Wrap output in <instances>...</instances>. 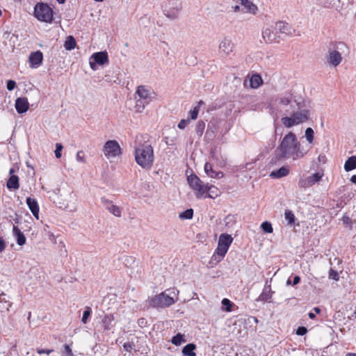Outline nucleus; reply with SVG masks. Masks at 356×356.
<instances>
[{"label": "nucleus", "instance_id": "1", "mask_svg": "<svg viewBox=\"0 0 356 356\" xmlns=\"http://www.w3.org/2000/svg\"><path fill=\"white\" fill-rule=\"evenodd\" d=\"M307 152L302 148L296 134L291 131L283 137L275 151L277 160L291 159L295 161L302 158Z\"/></svg>", "mask_w": 356, "mask_h": 356}, {"label": "nucleus", "instance_id": "2", "mask_svg": "<svg viewBox=\"0 0 356 356\" xmlns=\"http://www.w3.org/2000/svg\"><path fill=\"white\" fill-rule=\"evenodd\" d=\"M136 162L143 168L149 169L154 162V151L150 145H141L135 149Z\"/></svg>", "mask_w": 356, "mask_h": 356}, {"label": "nucleus", "instance_id": "3", "mask_svg": "<svg viewBox=\"0 0 356 356\" xmlns=\"http://www.w3.org/2000/svg\"><path fill=\"white\" fill-rule=\"evenodd\" d=\"M178 293L179 291L175 289H172L170 295L166 294L165 292H161L147 301L148 306L153 308L168 307L176 302L177 298H175L174 296L177 297Z\"/></svg>", "mask_w": 356, "mask_h": 356}, {"label": "nucleus", "instance_id": "4", "mask_svg": "<svg viewBox=\"0 0 356 356\" xmlns=\"http://www.w3.org/2000/svg\"><path fill=\"white\" fill-rule=\"evenodd\" d=\"M298 111H294L290 117H283L281 118V122L286 128H291L295 125L304 123L307 122L310 117V111L308 109H302L298 105L297 106Z\"/></svg>", "mask_w": 356, "mask_h": 356}, {"label": "nucleus", "instance_id": "5", "mask_svg": "<svg viewBox=\"0 0 356 356\" xmlns=\"http://www.w3.org/2000/svg\"><path fill=\"white\" fill-rule=\"evenodd\" d=\"M233 241V238L227 234H222L219 236L218 247L212 259L219 262L225 257Z\"/></svg>", "mask_w": 356, "mask_h": 356}, {"label": "nucleus", "instance_id": "6", "mask_svg": "<svg viewBox=\"0 0 356 356\" xmlns=\"http://www.w3.org/2000/svg\"><path fill=\"white\" fill-rule=\"evenodd\" d=\"M34 15L41 22L51 23L53 20V10L47 3H38L34 7Z\"/></svg>", "mask_w": 356, "mask_h": 356}, {"label": "nucleus", "instance_id": "7", "mask_svg": "<svg viewBox=\"0 0 356 356\" xmlns=\"http://www.w3.org/2000/svg\"><path fill=\"white\" fill-rule=\"evenodd\" d=\"M190 187L195 191V195L197 198H201L205 194L206 184L194 174L191 175L187 178Z\"/></svg>", "mask_w": 356, "mask_h": 356}, {"label": "nucleus", "instance_id": "8", "mask_svg": "<svg viewBox=\"0 0 356 356\" xmlns=\"http://www.w3.org/2000/svg\"><path fill=\"white\" fill-rule=\"evenodd\" d=\"M103 152L108 159H112L121 154V148L116 140H110L104 144Z\"/></svg>", "mask_w": 356, "mask_h": 356}, {"label": "nucleus", "instance_id": "9", "mask_svg": "<svg viewBox=\"0 0 356 356\" xmlns=\"http://www.w3.org/2000/svg\"><path fill=\"white\" fill-rule=\"evenodd\" d=\"M165 15L171 19L177 18L178 13L181 8V3L178 0L169 1L163 6Z\"/></svg>", "mask_w": 356, "mask_h": 356}, {"label": "nucleus", "instance_id": "10", "mask_svg": "<svg viewBox=\"0 0 356 356\" xmlns=\"http://www.w3.org/2000/svg\"><path fill=\"white\" fill-rule=\"evenodd\" d=\"M90 66L92 70H97V64L103 65L108 63V54L106 51H100L93 54L90 58Z\"/></svg>", "mask_w": 356, "mask_h": 356}, {"label": "nucleus", "instance_id": "11", "mask_svg": "<svg viewBox=\"0 0 356 356\" xmlns=\"http://www.w3.org/2000/svg\"><path fill=\"white\" fill-rule=\"evenodd\" d=\"M322 177L323 174L316 172L307 177L300 178L298 181V186L302 188L311 187L316 183L318 182L321 179Z\"/></svg>", "mask_w": 356, "mask_h": 356}, {"label": "nucleus", "instance_id": "12", "mask_svg": "<svg viewBox=\"0 0 356 356\" xmlns=\"http://www.w3.org/2000/svg\"><path fill=\"white\" fill-rule=\"evenodd\" d=\"M234 47V44L232 39L225 37L219 43V53L222 56H228L233 51Z\"/></svg>", "mask_w": 356, "mask_h": 356}, {"label": "nucleus", "instance_id": "13", "mask_svg": "<svg viewBox=\"0 0 356 356\" xmlns=\"http://www.w3.org/2000/svg\"><path fill=\"white\" fill-rule=\"evenodd\" d=\"M327 63L333 67L339 65L341 60V54L337 50H330L327 56Z\"/></svg>", "mask_w": 356, "mask_h": 356}, {"label": "nucleus", "instance_id": "14", "mask_svg": "<svg viewBox=\"0 0 356 356\" xmlns=\"http://www.w3.org/2000/svg\"><path fill=\"white\" fill-rule=\"evenodd\" d=\"M101 202L104 207L107 209L110 213L113 214L116 217L121 216V209L119 207L114 205L111 201L107 200L105 197H102Z\"/></svg>", "mask_w": 356, "mask_h": 356}, {"label": "nucleus", "instance_id": "15", "mask_svg": "<svg viewBox=\"0 0 356 356\" xmlns=\"http://www.w3.org/2000/svg\"><path fill=\"white\" fill-rule=\"evenodd\" d=\"M30 66L36 68L40 66L43 60V54L40 51L32 52L29 58Z\"/></svg>", "mask_w": 356, "mask_h": 356}, {"label": "nucleus", "instance_id": "16", "mask_svg": "<svg viewBox=\"0 0 356 356\" xmlns=\"http://www.w3.org/2000/svg\"><path fill=\"white\" fill-rule=\"evenodd\" d=\"M275 30L286 35H291L295 33V29L288 23L279 22L275 24Z\"/></svg>", "mask_w": 356, "mask_h": 356}, {"label": "nucleus", "instance_id": "17", "mask_svg": "<svg viewBox=\"0 0 356 356\" xmlns=\"http://www.w3.org/2000/svg\"><path fill=\"white\" fill-rule=\"evenodd\" d=\"M152 94L153 93L144 86H138L136 90L138 98L147 101V102H149L153 98Z\"/></svg>", "mask_w": 356, "mask_h": 356}, {"label": "nucleus", "instance_id": "18", "mask_svg": "<svg viewBox=\"0 0 356 356\" xmlns=\"http://www.w3.org/2000/svg\"><path fill=\"white\" fill-rule=\"evenodd\" d=\"M262 38L267 43L277 42V33L271 27H266L262 32Z\"/></svg>", "mask_w": 356, "mask_h": 356}, {"label": "nucleus", "instance_id": "19", "mask_svg": "<svg viewBox=\"0 0 356 356\" xmlns=\"http://www.w3.org/2000/svg\"><path fill=\"white\" fill-rule=\"evenodd\" d=\"M29 108L28 100L25 97H18L15 101V108L18 113H26Z\"/></svg>", "mask_w": 356, "mask_h": 356}, {"label": "nucleus", "instance_id": "20", "mask_svg": "<svg viewBox=\"0 0 356 356\" xmlns=\"http://www.w3.org/2000/svg\"><path fill=\"white\" fill-rule=\"evenodd\" d=\"M26 204L31 211L32 214L37 218H39V206L37 201L31 197L26 198Z\"/></svg>", "mask_w": 356, "mask_h": 356}, {"label": "nucleus", "instance_id": "21", "mask_svg": "<svg viewBox=\"0 0 356 356\" xmlns=\"http://www.w3.org/2000/svg\"><path fill=\"white\" fill-rule=\"evenodd\" d=\"M220 194V191L218 188L213 185L206 184V190L205 194L204 195V197H210V198H216L219 196Z\"/></svg>", "mask_w": 356, "mask_h": 356}, {"label": "nucleus", "instance_id": "22", "mask_svg": "<svg viewBox=\"0 0 356 356\" xmlns=\"http://www.w3.org/2000/svg\"><path fill=\"white\" fill-rule=\"evenodd\" d=\"M204 171L206 174L211 178L220 179L223 177V172L221 171L216 172L213 170L211 164L209 163H205Z\"/></svg>", "mask_w": 356, "mask_h": 356}, {"label": "nucleus", "instance_id": "23", "mask_svg": "<svg viewBox=\"0 0 356 356\" xmlns=\"http://www.w3.org/2000/svg\"><path fill=\"white\" fill-rule=\"evenodd\" d=\"M289 173V168L285 166H282L278 170L272 171L270 173V177L273 179H280L286 176Z\"/></svg>", "mask_w": 356, "mask_h": 356}, {"label": "nucleus", "instance_id": "24", "mask_svg": "<svg viewBox=\"0 0 356 356\" xmlns=\"http://www.w3.org/2000/svg\"><path fill=\"white\" fill-rule=\"evenodd\" d=\"M13 232L16 237L17 243L19 245L22 246L26 243V237L17 227L13 226Z\"/></svg>", "mask_w": 356, "mask_h": 356}, {"label": "nucleus", "instance_id": "25", "mask_svg": "<svg viewBox=\"0 0 356 356\" xmlns=\"http://www.w3.org/2000/svg\"><path fill=\"white\" fill-rule=\"evenodd\" d=\"M6 186L10 190H17L19 187V177L17 175H12L8 179Z\"/></svg>", "mask_w": 356, "mask_h": 356}, {"label": "nucleus", "instance_id": "26", "mask_svg": "<svg viewBox=\"0 0 356 356\" xmlns=\"http://www.w3.org/2000/svg\"><path fill=\"white\" fill-rule=\"evenodd\" d=\"M241 4L245 8L246 12L254 14L257 6L250 0H239Z\"/></svg>", "mask_w": 356, "mask_h": 356}, {"label": "nucleus", "instance_id": "27", "mask_svg": "<svg viewBox=\"0 0 356 356\" xmlns=\"http://www.w3.org/2000/svg\"><path fill=\"white\" fill-rule=\"evenodd\" d=\"M356 168V156H352L349 157L344 164V170L349 172Z\"/></svg>", "mask_w": 356, "mask_h": 356}, {"label": "nucleus", "instance_id": "28", "mask_svg": "<svg viewBox=\"0 0 356 356\" xmlns=\"http://www.w3.org/2000/svg\"><path fill=\"white\" fill-rule=\"evenodd\" d=\"M196 346L193 343H188L182 349V353L186 356H196L194 352Z\"/></svg>", "mask_w": 356, "mask_h": 356}, {"label": "nucleus", "instance_id": "29", "mask_svg": "<svg viewBox=\"0 0 356 356\" xmlns=\"http://www.w3.org/2000/svg\"><path fill=\"white\" fill-rule=\"evenodd\" d=\"M250 82L251 88H257L262 84L263 80L260 75L253 74L250 78Z\"/></svg>", "mask_w": 356, "mask_h": 356}, {"label": "nucleus", "instance_id": "30", "mask_svg": "<svg viewBox=\"0 0 356 356\" xmlns=\"http://www.w3.org/2000/svg\"><path fill=\"white\" fill-rule=\"evenodd\" d=\"M273 291H271L270 286L265 288L261 295L259 297V300L267 301L272 297Z\"/></svg>", "mask_w": 356, "mask_h": 356}, {"label": "nucleus", "instance_id": "31", "mask_svg": "<svg viewBox=\"0 0 356 356\" xmlns=\"http://www.w3.org/2000/svg\"><path fill=\"white\" fill-rule=\"evenodd\" d=\"M280 103L284 106H290L291 108H294V105L298 106V104L296 102V101H293L288 97H282L280 99Z\"/></svg>", "mask_w": 356, "mask_h": 356}, {"label": "nucleus", "instance_id": "32", "mask_svg": "<svg viewBox=\"0 0 356 356\" xmlns=\"http://www.w3.org/2000/svg\"><path fill=\"white\" fill-rule=\"evenodd\" d=\"M147 101L143 99H140L136 97V111L138 113H141L145 109V106L149 104Z\"/></svg>", "mask_w": 356, "mask_h": 356}, {"label": "nucleus", "instance_id": "33", "mask_svg": "<svg viewBox=\"0 0 356 356\" xmlns=\"http://www.w3.org/2000/svg\"><path fill=\"white\" fill-rule=\"evenodd\" d=\"M64 47L67 50L74 49L76 47V40L73 36L70 35L67 38L64 44Z\"/></svg>", "mask_w": 356, "mask_h": 356}, {"label": "nucleus", "instance_id": "34", "mask_svg": "<svg viewBox=\"0 0 356 356\" xmlns=\"http://www.w3.org/2000/svg\"><path fill=\"white\" fill-rule=\"evenodd\" d=\"M204 102L202 101H200L197 103V105L195 106L193 110L189 111V115L191 120H195L197 118L198 113L200 111V107L201 104H203Z\"/></svg>", "mask_w": 356, "mask_h": 356}, {"label": "nucleus", "instance_id": "35", "mask_svg": "<svg viewBox=\"0 0 356 356\" xmlns=\"http://www.w3.org/2000/svg\"><path fill=\"white\" fill-rule=\"evenodd\" d=\"M185 341L186 340L184 339V335L181 333H178L177 334L174 336L171 339L172 343L175 346H179L181 344V343Z\"/></svg>", "mask_w": 356, "mask_h": 356}, {"label": "nucleus", "instance_id": "36", "mask_svg": "<svg viewBox=\"0 0 356 356\" xmlns=\"http://www.w3.org/2000/svg\"><path fill=\"white\" fill-rule=\"evenodd\" d=\"M284 217L285 219L288 221L289 225H292L295 223L296 218L292 211L286 210L284 212Z\"/></svg>", "mask_w": 356, "mask_h": 356}, {"label": "nucleus", "instance_id": "37", "mask_svg": "<svg viewBox=\"0 0 356 356\" xmlns=\"http://www.w3.org/2000/svg\"><path fill=\"white\" fill-rule=\"evenodd\" d=\"M179 218L181 219H191L193 216V210L192 209H188L179 213Z\"/></svg>", "mask_w": 356, "mask_h": 356}, {"label": "nucleus", "instance_id": "38", "mask_svg": "<svg viewBox=\"0 0 356 356\" xmlns=\"http://www.w3.org/2000/svg\"><path fill=\"white\" fill-rule=\"evenodd\" d=\"M205 128V123L204 122L200 120L197 122L196 127H195V131L197 134L199 136H201L204 132Z\"/></svg>", "mask_w": 356, "mask_h": 356}, {"label": "nucleus", "instance_id": "39", "mask_svg": "<svg viewBox=\"0 0 356 356\" xmlns=\"http://www.w3.org/2000/svg\"><path fill=\"white\" fill-rule=\"evenodd\" d=\"M113 320V318L112 316L106 315L104 317L102 322L104 324V330H110V328H111L110 325Z\"/></svg>", "mask_w": 356, "mask_h": 356}, {"label": "nucleus", "instance_id": "40", "mask_svg": "<svg viewBox=\"0 0 356 356\" xmlns=\"http://www.w3.org/2000/svg\"><path fill=\"white\" fill-rule=\"evenodd\" d=\"M261 227L266 233H272L273 232V226L270 222L265 221L261 223Z\"/></svg>", "mask_w": 356, "mask_h": 356}, {"label": "nucleus", "instance_id": "41", "mask_svg": "<svg viewBox=\"0 0 356 356\" xmlns=\"http://www.w3.org/2000/svg\"><path fill=\"white\" fill-rule=\"evenodd\" d=\"M314 130L311 127H308L305 130V137L309 143H312L314 140Z\"/></svg>", "mask_w": 356, "mask_h": 356}, {"label": "nucleus", "instance_id": "42", "mask_svg": "<svg viewBox=\"0 0 356 356\" xmlns=\"http://www.w3.org/2000/svg\"><path fill=\"white\" fill-rule=\"evenodd\" d=\"M222 305L225 307V310L226 312H231L232 307L233 306V303L227 298H224L222 300Z\"/></svg>", "mask_w": 356, "mask_h": 356}, {"label": "nucleus", "instance_id": "43", "mask_svg": "<svg viewBox=\"0 0 356 356\" xmlns=\"http://www.w3.org/2000/svg\"><path fill=\"white\" fill-rule=\"evenodd\" d=\"M124 349L129 352L131 353V351L134 350L135 352L136 350L135 349V344L134 342H126L123 344Z\"/></svg>", "mask_w": 356, "mask_h": 356}, {"label": "nucleus", "instance_id": "44", "mask_svg": "<svg viewBox=\"0 0 356 356\" xmlns=\"http://www.w3.org/2000/svg\"><path fill=\"white\" fill-rule=\"evenodd\" d=\"M91 314V309L90 307H86V310L83 312V316L81 318V321L83 323H86L88 319Z\"/></svg>", "mask_w": 356, "mask_h": 356}, {"label": "nucleus", "instance_id": "45", "mask_svg": "<svg viewBox=\"0 0 356 356\" xmlns=\"http://www.w3.org/2000/svg\"><path fill=\"white\" fill-rule=\"evenodd\" d=\"M63 148V147L62 144L56 143V150H55V156H56V157L57 159L60 158V156H61V152H62Z\"/></svg>", "mask_w": 356, "mask_h": 356}, {"label": "nucleus", "instance_id": "46", "mask_svg": "<svg viewBox=\"0 0 356 356\" xmlns=\"http://www.w3.org/2000/svg\"><path fill=\"white\" fill-rule=\"evenodd\" d=\"M307 332V329L304 326H300L296 330V334L300 336H303Z\"/></svg>", "mask_w": 356, "mask_h": 356}, {"label": "nucleus", "instance_id": "47", "mask_svg": "<svg viewBox=\"0 0 356 356\" xmlns=\"http://www.w3.org/2000/svg\"><path fill=\"white\" fill-rule=\"evenodd\" d=\"M63 353L65 354L67 356H74L71 347L67 344H65L64 346Z\"/></svg>", "mask_w": 356, "mask_h": 356}, {"label": "nucleus", "instance_id": "48", "mask_svg": "<svg viewBox=\"0 0 356 356\" xmlns=\"http://www.w3.org/2000/svg\"><path fill=\"white\" fill-rule=\"evenodd\" d=\"M15 86H16L15 81H14L13 80H9L7 81L6 88L8 90L11 91V90H14Z\"/></svg>", "mask_w": 356, "mask_h": 356}, {"label": "nucleus", "instance_id": "49", "mask_svg": "<svg viewBox=\"0 0 356 356\" xmlns=\"http://www.w3.org/2000/svg\"><path fill=\"white\" fill-rule=\"evenodd\" d=\"M76 160L79 162L85 163L84 153L83 151H79L76 154Z\"/></svg>", "mask_w": 356, "mask_h": 356}, {"label": "nucleus", "instance_id": "50", "mask_svg": "<svg viewBox=\"0 0 356 356\" xmlns=\"http://www.w3.org/2000/svg\"><path fill=\"white\" fill-rule=\"evenodd\" d=\"M189 122V120H181L179 124H178V128L180 129H184L186 125L188 124V123Z\"/></svg>", "mask_w": 356, "mask_h": 356}, {"label": "nucleus", "instance_id": "51", "mask_svg": "<svg viewBox=\"0 0 356 356\" xmlns=\"http://www.w3.org/2000/svg\"><path fill=\"white\" fill-rule=\"evenodd\" d=\"M330 277L332 278L334 280H339V274L337 271L333 270L332 269L330 271Z\"/></svg>", "mask_w": 356, "mask_h": 356}, {"label": "nucleus", "instance_id": "52", "mask_svg": "<svg viewBox=\"0 0 356 356\" xmlns=\"http://www.w3.org/2000/svg\"><path fill=\"white\" fill-rule=\"evenodd\" d=\"M53 351H54L53 349H41V348L37 349V353L38 354L46 353V354L49 355V354L51 353Z\"/></svg>", "mask_w": 356, "mask_h": 356}, {"label": "nucleus", "instance_id": "53", "mask_svg": "<svg viewBox=\"0 0 356 356\" xmlns=\"http://www.w3.org/2000/svg\"><path fill=\"white\" fill-rule=\"evenodd\" d=\"M6 248L4 240L0 236V252H2Z\"/></svg>", "mask_w": 356, "mask_h": 356}, {"label": "nucleus", "instance_id": "54", "mask_svg": "<svg viewBox=\"0 0 356 356\" xmlns=\"http://www.w3.org/2000/svg\"><path fill=\"white\" fill-rule=\"evenodd\" d=\"M300 277L299 276L296 275L293 277L292 284L293 286L296 285L300 282Z\"/></svg>", "mask_w": 356, "mask_h": 356}, {"label": "nucleus", "instance_id": "55", "mask_svg": "<svg viewBox=\"0 0 356 356\" xmlns=\"http://www.w3.org/2000/svg\"><path fill=\"white\" fill-rule=\"evenodd\" d=\"M350 181L354 183V184H356V175H353L350 178Z\"/></svg>", "mask_w": 356, "mask_h": 356}, {"label": "nucleus", "instance_id": "56", "mask_svg": "<svg viewBox=\"0 0 356 356\" xmlns=\"http://www.w3.org/2000/svg\"><path fill=\"white\" fill-rule=\"evenodd\" d=\"M308 316L311 319H314L316 317L315 314L312 312H309Z\"/></svg>", "mask_w": 356, "mask_h": 356}, {"label": "nucleus", "instance_id": "57", "mask_svg": "<svg viewBox=\"0 0 356 356\" xmlns=\"http://www.w3.org/2000/svg\"><path fill=\"white\" fill-rule=\"evenodd\" d=\"M16 218L14 219L15 223L18 224L19 222V218L17 214H15Z\"/></svg>", "mask_w": 356, "mask_h": 356}, {"label": "nucleus", "instance_id": "58", "mask_svg": "<svg viewBox=\"0 0 356 356\" xmlns=\"http://www.w3.org/2000/svg\"><path fill=\"white\" fill-rule=\"evenodd\" d=\"M346 356H356V353H348L346 355Z\"/></svg>", "mask_w": 356, "mask_h": 356}, {"label": "nucleus", "instance_id": "59", "mask_svg": "<svg viewBox=\"0 0 356 356\" xmlns=\"http://www.w3.org/2000/svg\"><path fill=\"white\" fill-rule=\"evenodd\" d=\"M234 10L235 12L238 11L240 10V6H235L234 7Z\"/></svg>", "mask_w": 356, "mask_h": 356}, {"label": "nucleus", "instance_id": "60", "mask_svg": "<svg viewBox=\"0 0 356 356\" xmlns=\"http://www.w3.org/2000/svg\"><path fill=\"white\" fill-rule=\"evenodd\" d=\"M325 156H321V155H320V156H318V160H319L320 161H321L324 160V159H325Z\"/></svg>", "mask_w": 356, "mask_h": 356}, {"label": "nucleus", "instance_id": "61", "mask_svg": "<svg viewBox=\"0 0 356 356\" xmlns=\"http://www.w3.org/2000/svg\"><path fill=\"white\" fill-rule=\"evenodd\" d=\"M15 172L14 168H10L9 170V173L12 175Z\"/></svg>", "mask_w": 356, "mask_h": 356}, {"label": "nucleus", "instance_id": "62", "mask_svg": "<svg viewBox=\"0 0 356 356\" xmlns=\"http://www.w3.org/2000/svg\"><path fill=\"white\" fill-rule=\"evenodd\" d=\"M314 311H315L317 314H318V313H320L321 309H320L318 307H315V308H314Z\"/></svg>", "mask_w": 356, "mask_h": 356}, {"label": "nucleus", "instance_id": "63", "mask_svg": "<svg viewBox=\"0 0 356 356\" xmlns=\"http://www.w3.org/2000/svg\"><path fill=\"white\" fill-rule=\"evenodd\" d=\"M58 1V3L61 4V3H63L65 0H56Z\"/></svg>", "mask_w": 356, "mask_h": 356}, {"label": "nucleus", "instance_id": "64", "mask_svg": "<svg viewBox=\"0 0 356 356\" xmlns=\"http://www.w3.org/2000/svg\"><path fill=\"white\" fill-rule=\"evenodd\" d=\"M291 284V282L290 280V279H289L287 281H286V285H290Z\"/></svg>", "mask_w": 356, "mask_h": 356}]
</instances>
